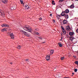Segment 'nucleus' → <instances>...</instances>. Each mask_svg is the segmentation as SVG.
<instances>
[{"instance_id": "obj_1", "label": "nucleus", "mask_w": 78, "mask_h": 78, "mask_svg": "<svg viewBox=\"0 0 78 78\" xmlns=\"http://www.w3.org/2000/svg\"><path fill=\"white\" fill-rule=\"evenodd\" d=\"M61 16H64L66 19H69V15L65 14L64 12H62L61 14Z\"/></svg>"}, {"instance_id": "obj_2", "label": "nucleus", "mask_w": 78, "mask_h": 78, "mask_svg": "<svg viewBox=\"0 0 78 78\" xmlns=\"http://www.w3.org/2000/svg\"><path fill=\"white\" fill-rule=\"evenodd\" d=\"M23 29L24 30H26V31H29V32H31V31L30 29L29 26H26L23 28Z\"/></svg>"}, {"instance_id": "obj_3", "label": "nucleus", "mask_w": 78, "mask_h": 78, "mask_svg": "<svg viewBox=\"0 0 78 78\" xmlns=\"http://www.w3.org/2000/svg\"><path fill=\"white\" fill-rule=\"evenodd\" d=\"M69 39L71 41H73L74 42H76V39L73 36H71L69 37Z\"/></svg>"}, {"instance_id": "obj_4", "label": "nucleus", "mask_w": 78, "mask_h": 78, "mask_svg": "<svg viewBox=\"0 0 78 78\" xmlns=\"http://www.w3.org/2000/svg\"><path fill=\"white\" fill-rule=\"evenodd\" d=\"M0 15H1V16H3V17L5 16V13H4L3 11L1 9H0Z\"/></svg>"}, {"instance_id": "obj_5", "label": "nucleus", "mask_w": 78, "mask_h": 78, "mask_svg": "<svg viewBox=\"0 0 78 78\" xmlns=\"http://www.w3.org/2000/svg\"><path fill=\"white\" fill-rule=\"evenodd\" d=\"M2 27H9V26L7 24H4L2 25Z\"/></svg>"}, {"instance_id": "obj_6", "label": "nucleus", "mask_w": 78, "mask_h": 78, "mask_svg": "<svg viewBox=\"0 0 78 78\" xmlns=\"http://www.w3.org/2000/svg\"><path fill=\"white\" fill-rule=\"evenodd\" d=\"M22 32H23L24 35H25L26 36H27V37H28L29 36V35L27 34L26 32L24 31L23 30H22Z\"/></svg>"}, {"instance_id": "obj_7", "label": "nucleus", "mask_w": 78, "mask_h": 78, "mask_svg": "<svg viewBox=\"0 0 78 78\" xmlns=\"http://www.w3.org/2000/svg\"><path fill=\"white\" fill-rule=\"evenodd\" d=\"M66 29L68 31H69V30H71L70 28V26H69L66 27Z\"/></svg>"}, {"instance_id": "obj_8", "label": "nucleus", "mask_w": 78, "mask_h": 78, "mask_svg": "<svg viewBox=\"0 0 78 78\" xmlns=\"http://www.w3.org/2000/svg\"><path fill=\"white\" fill-rule=\"evenodd\" d=\"M50 54H49L48 56H47L46 57V59L47 61H49L50 60Z\"/></svg>"}, {"instance_id": "obj_9", "label": "nucleus", "mask_w": 78, "mask_h": 78, "mask_svg": "<svg viewBox=\"0 0 78 78\" xmlns=\"http://www.w3.org/2000/svg\"><path fill=\"white\" fill-rule=\"evenodd\" d=\"M10 37H11V39H13L14 38V34H10Z\"/></svg>"}, {"instance_id": "obj_10", "label": "nucleus", "mask_w": 78, "mask_h": 78, "mask_svg": "<svg viewBox=\"0 0 78 78\" xmlns=\"http://www.w3.org/2000/svg\"><path fill=\"white\" fill-rule=\"evenodd\" d=\"M62 12H64V13H66V14H68V13L69 12V10L68 9H66L65 11Z\"/></svg>"}, {"instance_id": "obj_11", "label": "nucleus", "mask_w": 78, "mask_h": 78, "mask_svg": "<svg viewBox=\"0 0 78 78\" xmlns=\"http://www.w3.org/2000/svg\"><path fill=\"white\" fill-rule=\"evenodd\" d=\"M2 3L6 4V3H7V2H8V0H2Z\"/></svg>"}, {"instance_id": "obj_12", "label": "nucleus", "mask_w": 78, "mask_h": 78, "mask_svg": "<svg viewBox=\"0 0 78 78\" xmlns=\"http://www.w3.org/2000/svg\"><path fill=\"white\" fill-rule=\"evenodd\" d=\"M25 9H28L30 8V7L28 5H25Z\"/></svg>"}, {"instance_id": "obj_13", "label": "nucleus", "mask_w": 78, "mask_h": 78, "mask_svg": "<svg viewBox=\"0 0 78 78\" xmlns=\"http://www.w3.org/2000/svg\"><path fill=\"white\" fill-rule=\"evenodd\" d=\"M58 44L59 45V47H62V44L61 42L59 43Z\"/></svg>"}, {"instance_id": "obj_14", "label": "nucleus", "mask_w": 78, "mask_h": 78, "mask_svg": "<svg viewBox=\"0 0 78 78\" xmlns=\"http://www.w3.org/2000/svg\"><path fill=\"white\" fill-rule=\"evenodd\" d=\"M68 21H67L64 20L63 21V23H64V24H67V23Z\"/></svg>"}, {"instance_id": "obj_15", "label": "nucleus", "mask_w": 78, "mask_h": 78, "mask_svg": "<svg viewBox=\"0 0 78 78\" xmlns=\"http://www.w3.org/2000/svg\"><path fill=\"white\" fill-rule=\"evenodd\" d=\"M70 8H74V7H75V6H74V4H72L71 6H70Z\"/></svg>"}, {"instance_id": "obj_16", "label": "nucleus", "mask_w": 78, "mask_h": 78, "mask_svg": "<svg viewBox=\"0 0 78 78\" xmlns=\"http://www.w3.org/2000/svg\"><path fill=\"white\" fill-rule=\"evenodd\" d=\"M73 34H74V33L73 32H70L69 34V35H70V36H73Z\"/></svg>"}, {"instance_id": "obj_17", "label": "nucleus", "mask_w": 78, "mask_h": 78, "mask_svg": "<svg viewBox=\"0 0 78 78\" xmlns=\"http://www.w3.org/2000/svg\"><path fill=\"white\" fill-rule=\"evenodd\" d=\"M6 30H7L6 28H4L1 30V31L3 32V31H6Z\"/></svg>"}, {"instance_id": "obj_18", "label": "nucleus", "mask_w": 78, "mask_h": 78, "mask_svg": "<svg viewBox=\"0 0 78 78\" xmlns=\"http://www.w3.org/2000/svg\"><path fill=\"white\" fill-rule=\"evenodd\" d=\"M16 8H14L12 7H11L10 8V9H11V10H15V9H16Z\"/></svg>"}, {"instance_id": "obj_19", "label": "nucleus", "mask_w": 78, "mask_h": 78, "mask_svg": "<svg viewBox=\"0 0 78 78\" xmlns=\"http://www.w3.org/2000/svg\"><path fill=\"white\" fill-rule=\"evenodd\" d=\"M54 53V51L53 50H51L50 51V55H52Z\"/></svg>"}, {"instance_id": "obj_20", "label": "nucleus", "mask_w": 78, "mask_h": 78, "mask_svg": "<svg viewBox=\"0 0 78 78\" xmlns=\"http://www.w3.org/2000/svg\"><path fill=\"white\" fill-rule=\"evenodd\" d=\"M62 31L63 32V34H64V35L65 34H66V31H65V30H62Z\"/></svg>"}, {"instance_id": "obj_21", "label": "nucleus", "mask_w": 78, "mask_h": 78, "mask_svg": "<svg viewBox=\"0 0 78 78\" xmlns=\"http://www.w3.org/2000/svg\"><path fill=\"white\" fill-rule=\"evenodd\" d=\"M52 4H53V5H55V1H54V0L52 1Z\"/></svg>"}, {"instance_id": "obj_22", "label": "nucleus", "mask_w": 78, "mask_h": 78, "mask_svg": "<svg viewBox=\"0 0 78 78\" xmlns=\"http://www.w3.org/2000/svg\"><path fill=\"white\" fill-rule=\"evenodd\" d=\"M17 48L18 49H20V48H21V46H20V45H19V46H17Z\"/></svg>"}, {"instance_id": "obj_23", "label": "nucleus", "mask_w": 78, "mask_h": 78, "mask_svg": "<svg viewBox=\"0 0 78 78\" xmlns=\"http://www.w3.org/2000/svg\"><path fill=\"white\" fill-rule=\"evenodd\" d=\"M23 0H20V3H21V4H23Z\"/></svg>"}, {"instance_id": "obj_24", "label": "nucleus", "mask_w": 78, "mask_h": 78, "mask_svg": "<svg viewBox=\"0 0 78 78\" xmlns=\"http://www.w3.org/2000/svg\"><path fill=\"white\" fill-rule=\"evenodd\" d=\"M65 58V57H63L61 58V60H64V59Z\"/></svg>"}, {"instance_id": "obj_25", "label": "nucleus", "mask_w": 78, "mask_h": 78, "mask_svg": "<svg viewBox=\"0 0 78 78\" xmlns=\"http://www.w3.org/2000/svg\"><path fill=\"white\" fill-rule=\"evenodd\" d=\"M61 28H62V30H64V27H62V26H61Z\"/></svg>"}, {"instance_id": "obj_26", "label": "nucleus", "mask_w": 78, "mask_h": 78, "mask_svg": "<svg viewBox=\"0 0 78 78\" xmlns=\"http://www.w3.org/2000/svg\"><path fill=\"white\" fill-rule=\"evenodd\" d=\"M75 63L78 65V61L75 62Z\"/></svg>"}, {"instance_id": "obj_27", "label": "nucleus", "mask_w": 78, "mask_h": 78, "mask_svg": "<svg viewBox=\"0 0 78 78\" xmlns=\"http://www.w3.org/2000/svg\"><path fill=\"white\" fill-rule=\"evenodd\" d=\"M61 17V16H60V15H58L57 16V17H58V18H59V17Z\"/></svg>"}, {"instance_id": "obj_28", "label": "nucleus", "mask_w": 78, "mask_h": 78, "mask_svg": "<svg viewBox=\"0 0 78 78\" xmlns=\"http://www.w3.org/2000/svg\"><path fill=\"white\" fill-rule=\"evenodd\" d=\"M78 70V69H74V72H76Z\"/></svg>"}, {"instance_id": "obj_29", "label": "nucleus", "mask_w": 78, "mask_h": 78, "mask_svg": "<svg viewBox=\"0 0 78 78\" xmlns=\"http://www.w3.org/2000/svg\"><path fill=\"white\" fill-rule=\"evenodd\" d=\"M36 31H39V29L37 28L35 29Z\"/></svg>"}, {"instance_id": "obj_30", "label": "nucleus", "mask_w": 78, "mask_h": 78, "mask_svg": "<svg viewBox=\"0 0 78 78\" xmlns=\"http://www.w3.org/2000/svg\"><path fill=\"white\" fill-rule=\"evenodd\" d=\"M39 19L40 20H42V19L41 18H40V19Z\"/></svg>"}, {"instance_id": "obj_31", "label": "nucleus", "mask_w": 78, "mask_h": 78, "mask_svg": "<svg viewBox=\"0 0 78 78\" xmlns=\"http://www.w3.org/2000/svg\"><path fill=\"white\" fill-rule=\"evenodd\" d=\"M76 32L77 33H78V28L77 29V30H76Z\"/></svg>"}, {"instance_id": "obj_32", "label": "nucleus", "mask_w": 78, "mask_h": 78, "mask_svg": "<svg viewBox=\"0 0 78 78\" xmlns=\"http://www.w3.org/2000/svg\"><path fill=\"white\" fill-rule=\"evenodd\" d=\"M36 34H39V33H38V32H36Z\"/></svg>"}, {"instance_id": "obj_33", "label": "nucleus", "mask_w": 78, "mask_h": 78, "mask_svg": "<svg viewBox=\"0 0 78 78\" xmlns=\"http://www.w3.org/2000/svg\"><path fill=\"white\" fill-rule=\"evenodd\" d=\"M64 0H59V1H60V2H63V1H64Z\"/></svg>"}, {"instance_id": "obj_34", "label": "nucleus", "mask_w": 78, "mask_h": 78, "mask_svg": "<svg viewBox=\"0 0 78 78\" xmlns=\"http://www.w3.org/2000/svg\"><path fill=\"white\" fill-rule=\"evenodd\" d=\"M45 42H44L42 43V44H45Z\"/></svg>"}, {"instance_id": "obj_35", "label": "nucleus", "mask_w": 78, "mask_h": 78, "mask_svg": "<svg viewBox=\"0 0 78 78\" xmlns=\"http://www.w3.org/2000/svg\"><path fill=\"white\" fill-rule=\"evenodd\" d=\"M28 60V59H26V61H27Z\"/></svg>"}, {"instance_id": "obj_36", "label": "nucleus", "mask_w": 78, "mask_h": 78, "mask_svg": "<svg viewBox=\"0 0 78 78\" xmlns=\"http://www.w3.org/2000/svg\"><path fill=\"white\" fill-rule=\"evenodd\" d=\"M53 20L54 22H55V20Z\"/></svg>"}, {"instance_id": "obj_37", "label": "nucleus", "mask_w": 78, "mask_h": 78, "mask_svg": "<svg viewBox=\"0 0 78 78\" xmlns=\"http://www.w3.org/2000/svg\"><path fill=\"white\" fill-rule=\"evenodd\" d=\"M52 15V14H51L50 15V16H51Z\"/></svg>"}, {"instance_id": "obj_38", "label": "nucleus", "mask_w": 78, "mask_h": 78, "mask_svg": "<svg viewBox=\"0 0 78 78\" xmlns=\"http://www.w3.org/2000/svg\"><path fill=\"white\" fill-rule=\"evenodd\" d=\"M10 64H12V62H10Z\"/></svg>"}, {"instance_id": "obj_39", "label": "nucleus", "mask_w": 78, "mask_h": 78, "mask_svg": "<svg viewBox=\"0 0 78 78\" xmlns=\"http://www.w3.org/2000/svg\"><path fill=\"white\" fill-rule=\"evenodd\" d=\"M72 74H73V75H74V73H73Z\"/></svg>"}, {"instance_id": "obj_40", "label": "nucleus", "mask_w": 78, "mask_h": 78, "mask_svg": "<svg viewBox=\"0 0 78 78\" xmlns=\"http://www.w3.org/2000/svg\"><path fill=\"white\" fill-rule=\"evenodd\" d=\"M75 1H78V0H75Z\"/></svg>"}, {"instance_id": "obj_41", "label": "nucleus", "mask_w": 78, "mask_h": 78, "mask_svg": "<svg viewBox=\"0 0 78 78\" xmlns=\"http://www.w3.org/2000/svg\"><path fill=\"white\" fill-rule=\"evenodd\" d=\"M60 41H62V39L60 40Z\"/></svg>"}, {"instance_id": "obj_42", "label": "nucleus", "mask_w": 78, "mask_h": 78, "mask_svg": "<svg viewBox=\"0 0 78 78\" xmlns=\"http://www.w3.org/2000/svg\"><path fill=\"white\" fill-rule=\"evenodd\" d=\"M61 39H62V37H61Z\"/></svg>"}, {"instance_id": "obj_43", "label": "nucleus", "mask_w": 78, "mask_h": 78, "mask_svg": "<svg viewBox=\"0 0 78 78\" xmlns=\"http://www.w3.org/2000/svg\"><path fill=\"white\" fill-rule=\"evenodd\" d=\"M55 69H56V68H55Z\"/></svg>"}]
</instances>
